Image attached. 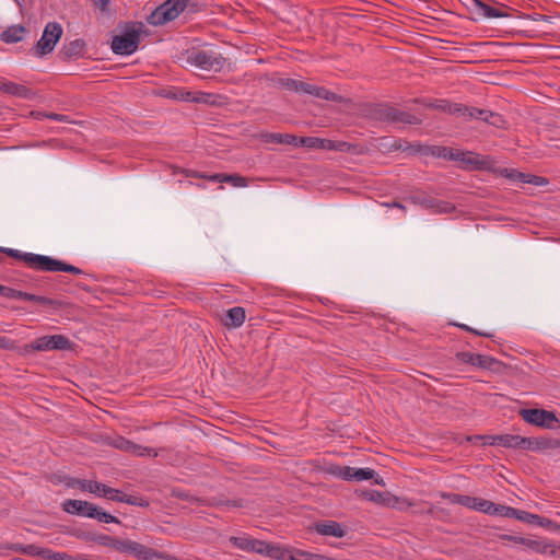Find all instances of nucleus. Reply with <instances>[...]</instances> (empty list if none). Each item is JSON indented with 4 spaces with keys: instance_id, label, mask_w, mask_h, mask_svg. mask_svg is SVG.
<instances>
[{
    "instance_id": "a18cd8bd",
    "label": "nucleus",
    "mask_w": 560,
    "mask_h": 560,
    "mask_svg": "<svg viewBox=\"0 0 560 560\" xmlns=\"http://www.w3.org/2000/svg\"><path fill=\"white\" fill-rule=\"evenodd\" d=\"M0 252L7 254L8 256H10L12 258L20 259V260L24 261L26 266H27V262H30L27 260V257H31V254H32V253H23L19 249H13V248H0Z\"/></svg>"
},
{
    "instance_id": "5fc2aeb1",
    "label": "nucleus",
    "mask_w": 560,
    "mask_h": 560,
    "mask_svg": "<svg viewBox=\"0 0 560 560\" xmlns=\"http://www.w3.org/2000/svg\"><path fill=\"white\" fill-rule=\"evenodd\" d=\"M504 122L505 121L500 114L494 113V112L489 113L487 124L498 127V128H501V127H503Z\"/></svg>"
},
{
    "instance_id": "412c9836",
    "label": "nucleus",
    "mask_w": 560,
    "mask_h": 560,
    "mask_svg": "<svg viewBox=\"0 0 560 560\" xmlns=\"http://www.w3.org/2000/svg\"><path fill=\"white\" fill-rule=\"evenodd\" d=\"M362 497L365 500L386 506H395L396 503H398V498L390 495L388 492H381L377 490L363 491Z\"/></svg>"
},
{
    "instance_id": "f257e3e1",
    "label": "nucleus",
    "mask_w": 560,
    "mask_h": 560,
    "mask_svg": "<svg viewBox=\"0 0 560 560\" xmlns=\"http://www.w3.org/2000/svg\"><path fill=\"white\" fill-rule=\"evenodd\" d=\"M365 116L371 120L384 122L395 127L406 125H420L421 119L416 115L401 110L390 103L371 104L365 109Z\"/></svg>"
},
{
    "instance_id": "a19ab883",
    "label": "nucleus",
    "mask_w": 560,
    "mask_h": 560,
    "mask_svg": "<svg viewBox=\"0 0 560 560\" xmlns=\"http://www.w3.org/2000/svg\"><path fill=\"white\" fill-rule=\"evenodd\" d=\"M229 540L235 548L249 552L252 541V538L249 536H231Z\"/></svg>"
},
{
    "instance_id": "393cba45",
    "label": "nucleus",
    "mask_w": 560,
    "mask_h": 560,
    "mask_svg": "<svg viewBox=\"0 0 560 560\" xmlns=\"http://www.w3.org/2000/svg\"><path fill=\"white\" fill-rule=\"evenodd\" d=\"M474 7L479 15L487 19L509 16V14L505 11L499 8L491 7L480 0H474Z\"/></svg>"
},
{
    "instance_id": "1a4fd4ad",
    "label": "nucleus",
    "mask_w": 560,
    "mask_h": 560,
    "mask_svg": "<svg viewBox=\"0 0 560 560\" xmlns=\"http://www.w3.org/2000/svg\"><path fill=\"white\" fill-rule=\"evenodd\" d=\"M482 442V445H500L508 448L523 450V436L515 434L499 435H478L476 436Z\"/></svg>"
},
{
    "instance_id": "de8ad7c7",
    "label": "nucleus",
    "mask_w": 560,
    "mask_h": 560,
    "mask_svg": "<svg viewBox=\"0 0 560 560\" xmlns=\"http://www.w3.org/2000/svg\"><path fill=\"white\" fill-rule=\"evenodd\" d=\"M269 542L252 538L249 552H255L258 555H266V549L268 548Z\"/></svg>"
},
{
    "instance_id": "13d9d810",
    "label": "nucleus",
    "mask_w": 560,
    "mask_h": 560,
    "mask_svg": "<svg viewBox=\"0 0 560 560\" xmlns=\"http://www.w3.org/2000/svg\"><path fill=\"white\" fill-rule=\"evenodd\" d=\"M299 80L295 79H282L280 80V85L287 90L298 92L299 90Z\"/></svg>"
},
{
    "instance_id": "e433bc0d",
    "label": "nucleus",
    "mask_w": 560,
    "mask_h": 560,
    "mask_svg": "<svg viewBox=\"0 0 560 560\" xmlns=\"http://www.w3.org/2000/svg\"><path fill=\"white\" fill-rule=\"evenodd\" d=\"M220 97V95L213 93L196 92V95L192 98V103L217 105L219 104L218 100Z\"/></svg>"
},
{
    "instance_id": "4be33fe9",
    "label": "nucleus",
    "mask_w": 560,
    "mask_h": 560,
    "mask_svg": "<svg viewBox=\"0 0 560 560\" xmlns=\"http://www.w3.org/2000/svg\"><path fill=\"white\" fill-rule=\"evenodd\" d=\"M26 32V28L21 24L8 26L0 34V40L5 44H15L23 40Z\"/></svg>"
},
{
    "instance_id": "cd10ccee",
    "label": "nucleus",
    "mask_w": 560,
    "mask_h": 560,
    "mask_svg": "<svg viewBox=\"0 0 560 560\" xmlns=\"http://www.w3.org/2000/svg\"><path fill=\"white\" fill-rule=\"evenodd\" d=\"M81 537L85 540L94 541L101 546L109 547L117 551V546L119 542V538L117 537H113L106 534L83 535Z\"/></svg>"
},
{
    "instance_id": "680f3d73",
    "label": "nucleus",
    "mask_w": 560,
    "mask_h": 560,
    "mask_svg": "<svg viewBox=\"0 0 560 560\" xmlns=\"http://www.w3.org/2000/svg\"><path fill=\"white\" fill-rule=\"evenodd\" d=\"M475 502H476V498L475 497L462 494V499H460L459 505H463L465 508H468V509L472 510V505H474Z\"/></svg>"
},
{
    "instance_id": "ea45409f",
    "label": "nucleus",
    "mask_w": 560,
    "mask_h": 560,
    "mask_svg": "<svg viewBox=\"0 0 560 560\" xmlns=\"http://www.w3.org/2000/svg\"><path fill=\"white\" fill-rule=\"evenodd\" d=\"M494 504L495 503H493L489 500H486L482 498H476V502L472 505V510L486 513L488 515H492Z\"/></svg>"
},
{
    "instance_id": "f8f14e48",
    "label": "nucleus",
    "mask_w": 560,
    "mask_h": 560,
    "mask_svg": "<svg viewBox=\"0 0 560 560\" xmlns=\"http://www.w3.org/2000/svg\"><path fill=\"white\" fill-rule=\"evenodd\" d=\"M523 450L546 451L560 448V440L552 438H523Z\"/></svg>"
},
{
    "instance_id": "69168bd1",
    "label": "nucleus",
    "mask_w": 560,
    "mask_h": 560,
    "mask_svg": "<svg viewBox=\"0 0 560 560\" xmlns=\"http://www.w3.org/2000/svg\"><path fill=\"white\" fill-rule=\"evenodd\" d=\"M547 555H550L552 557L560 559V546H556L548 541Z\"/></svg>"
},
{
    "instance_id": "c9c22d12",
    "label": "nucleus",
    "mask_w": 560,
    "mask_h": 560,
    "mask_svg": "<svg viewBox=\"0 0 560 560\" xmlns=\"http://www.w3.org/2000/svg\"><path fill=\"white\" fill-rule=\"evenodd\" d=\"M329 472L342 480L353 481V467L336 465L330 467Z\"/></svg>"
},
{
    "instance_id": "bb28decb",
    "label": "nucleus",
    "mask_w": 560,
    "mask_h": 560,
    "mask_svg": "<svg viewBox=\"0 0 560 560\" xmlns=\"http://www.w3.org/2000/svg\"><path fill=\"white\" fill-rule=\"evenodd\" d=\"M290 555H292V547L269 542L265 556L273 560H290Z\"/></svg>"
},
{
    "instance_id": "c85d7f7f",
    "label": "nucleus",
    "mask_w": 560,
    "mask_h": 560,
    "mask_svg": "<svg viewBox=\"0 0 560 560\" xmlns=\"http://www.w3.org/2000/svg\"><path fill=\"white\" fill-rule=\"evenodd\" d=\"M85 42L83 39H74L62 47V54L67 58L80 57L84 54Z\"/></svg>"
},
{
    "instance_id": "bf43d9fd",
    "label": "nucleus",
    "mask_w": 560,
    "mask_h": 560,
    "mask_svg": "<svg viewBox=\"0 0 560 560\" xmlns=\"http://www.w3.org/2000/svg\"><path fill=\"white\" fill-rule=\"evenodd\" d=\"M526 183L533 184L535 186H544V185L548 184V180L545 177L528 174V178L526 179Z\"/></svg>"
},
{
    "instance_id": "e2e57ef3",
    "label": "nucleus",
    "mask_w": 560,
    "mask_h": 560,
    "mask_svg": "<svg viewBox=\"0 0 560 560\" xmlns=\"http://www.w3.org/2000/svg\"><path fill=\"white\" fill-rule=\"evenodd\" d=\"M443 499H446L450 503L458 504L460 503L462 494L458 493H443Z\"/></svg>"
},
{
    "instance_id": "72a5a7b5",
    "label": "nucleus",
    "mask_w": 560,
    "mask_h": 560,
    "mask_svg": "<svg viewBox=\"0 0 560 560\" xmlns=\"http://www.w3.org/2000/svg\"><path fill=\"white\" fill-rule=\"evenodd\" d=\"M98 497L109 499L115 502H122L125 493L118 489L110 488L101 482V491Z\"/></svg>"
},
{
    "instance_id": "423d86ee",
    "label": "nucleus",
    "mask_w": 560,
    "mask_h": 560,
    "mask_svg": "<svg viewBox=\"0 0 560 560\" xmlns=\"http://www.w3.org/2000/svg\"><path fill=\"white\" fill-rule=\"evenodd\" d=\"M520 413L522 418L530 424L549 430L560 429V420L556 417V415L552 411L533 408L522 409Z\"/></svg>"
},
{
    "instance_id": "a211bd4d",
    "label": "nucleus",
    "mask_w": 560,
    "mask_h": 560,
    "mask_svg": "<svg viewBox=\"0 0 560 560\" xmlns=\"http://www.w3.org/2000/svg\"><path fill=\"white\" fill-rule=\"evenodd\" d=\"M132 556L138 560H173V557L137 542Z\"/></svg>"
},
{
    "instance_id": "a878e982",
    "label": "nucleus",
    "mask_w": 560,
    "mask_h": 560,
    "mask_svg": "<svg viewBox=\"0 0 560 560\" xmlns=\"http://www.w3.org/2000/svg\"><path fill=\"white\" fill-rule=\"evenodd\" d=\"M417 151L423 155L450 160L452 149L444 145H418Z\"/></svg>"
},
{
    "instance_id": "58836bf2",
    "label": "nucleus",
    "mask_w": 560,
    "mask_h": 560,
    "mask_svg": "<svg viewBox=\"0 0 560 560\" xmlns=\"http://www.w3.org/2000/svg\"><path fill=\"white\" fill-rule=\"evenodd\" d=\"M23 553L28 556H37L43 559H48L49 549L48 548H42L39 546H36L34 544L26 545L22 549Z\"/></svg>"
},
{
    "instance_id": "37998d69",
    "label": "nucleus",
    "mask_w": 560,
    "mask_h": 560,
    "mask_svg": "<svg viewBox=\"0 0 560 560\" xmlns=\"http://www.w3.org/2000/svg\"><path fill=\"white\" fill-rule=\"evenodd\" d=\"M223 183H228L234 187H246L248 179L238 174H224Z\"/></svg>"
},
{
    "instance_id": "6e6d98bb",
    "label": "nucleus",
    "mask_w": 560,
    "mask_h": 560,
    "mask_svg": "<svg viewBox=\"0 0 560 560\" xmlns=\"http://www.w3.org/2000/svg\"><path fill=\"white\" fill-rule=\"evenodd\" d=\"M58 271L69 272V273H73V275H82L83 273V271L80 268H78L73 265H69L61 260L59 261Z\"/></svg>"
},
{
    "instance_id": "4468645a",
    "label": "nucleus",
    "mask_w": 560,
    "mask_h": 560,
    "mask_svg": "<svg viewBox=\"0 0 560 560\" xmlns=\"http://www.w3.org/2000/svg\"><path fill=\"white\" fill-rule=\"evenodd\" d=\"M62 510L71 515L91 517L90 513L94 504L89 501L67 499L61 504Z\"/></svg>"
},
{
    "instance_id": "6ab92c4d",
    "label": "nucleus",
    "mask_w": 560,
    "mask_h": 560,
    "mask_svg": "<svg viewBox=\"0 0 560 560\" xmlns=\"http://www.w3.org/2000/svg\"><path fill=\"white\" fill-rule=\"evenodd\" d=\"M315 532L323 536L341 538L347 530L336 521H324L315 524Z\"/></svg>"
},
{
    "instance_id": "49530a36",
    "label": "nucleus",
    "mask_w": 560,
    "mask_h": 560,
    "mask_svg": "<svg viewBox=\"0 0 560 560\" xmlns=\"http://www.w3.org/2000/svg\"><path fill=\"white\" fill-rule=\"evenodd\" d=\"M408 200L413 205H419L422 208L429 210L431 207L432 197L425 195H412L408 198Z\"/></svg>"
},
{
    "instance_id": "f03ea898",
    "label": "nucleus",
    "mask_w": 560,
    "mask_h": 560,
    "mask_svg": "<svg viewBox=\"0 0 560 560\" xmlns=\"http://www.w3.org/2000/svg\"><path fill=\"white\" fill-rule=\"evenodd\" d=\"M198 2L196 0H165L155 8L147 18V22L153 26L164 25L177 19L182 13H196Z\"/></svg>"
},
{
    "instance_id": "6e6552de",
    "label": "nucleus",
    "mask_w": 560,
    "mask_h": 560,
    "mask_svg": "<svg viewBox=\"0 0 560 560\" xmlns=\"http://www.w3.org/2000/svg\"><path fill=\"white\" fill-rule=\"evenodd\" d=\"M34 351L71 350L72 342L63 335L43 336L28 346Z\"/></svg>"
},
{
    "instance_id": "9b49d317",
    "label": "nucleus",
    "mask_w": 560,
    "mask_h": 560,
    "mask_svg": "<svg viewBox=\"0 0 560 560\" xmlns=\"http://www.w3.org/2000/svg\"><path fill=\"white\" fill-rule=\"evenodd\" d=\"M450 160L456 161L463 166L472 170H482L485 167V162L479 159V155L470 151L464 152L462 150L452 149Z\"/></svg>"
},
{
    "instance_id": "338daca9",
    "label": "nucleus",
    "mask_w": 560,
    "mask_h": 560,
    "mask_svg": "<svg viewBox=\"0 0 560 560\" xmlns=\"http://www.w3.org/2000/svg\"><path fill=\"white\" fill-rule=\"evenodd\" d=\"M312 86L313 84H310L307 82H304V81H300L299 83V90H298V93H304V94H311V90H312Z\"/></svg>"
},
{
    "instance_id": "7ed1b4c3",
    "label": "nucleus",
    "mask_w": 560,
    "mask_h": 560,
    "mask_svg": "<svg viewBox=\"0 0 560 560\" xmlns=\"http://www.w3.org/2000/svg\"><path fill=\"white\" fill-rule=\"evenodd\" d=\"M141 27V23H139V27L133 23L126 24L122 33L113 37L110 45L113 52L127 56L133 54L140 44Z\"/></svg>"
},
{
    "instance_id": "9d476101",
    "label": "nucleus",
    "mask_w": 560,
    "mask_h": 560,
    "mask_svg": "<svg viewBox=\"0 0 560 560\" xmlns=\"http://www.w3.org/2000/svg\"><path fill=\"white\" fill-rule=\"evenodd\" d=\"M27 267L38 270V271H48V272H57L59 267L58 259H55L50 256L39 255V254H31V257H27Z\"/></svg>"
},
{
    "instance_id": "f704fd0d",
    "label": "nucleus",
    "mask_w": 560,
    "mask_h": 560,
    "mask_svg": "<svg viewBox=\"0 0 560 560\" xmlns=\"http://www.w3.org/2000/svg\"><path fill=\"white\" fill-rule=\"evenodd\" d=\"M429 210L433 213H451L455 210V206L448 201L432 198Z\"/></svg>"
},
{
    "instance_id": "aec40b11",
    "label": "nucleus",
    "mask_w": 560,
    "mask_h": 560,
    "mask_svg": "<svg viewBox=\"0 0 560 560\" xmlns=\"http://www.w3.org/2000/svg\"><path fill=\"white\" fill-rule=\"evenodd\" d=\"M63 482L68 488H80L82 491H88L96 495L100 494L101 491V482L98 481L66 477Z\"/></svg>"
},
{
    "instance_id": "b1692460",
    "label": "nucleus",
    "mask_w": 560,
    "mask_h": 560,
    "mask_svg": "<svg viewBox=\"0 0 560 560\" xmlns=\"http://www.w3.org/2000/svg\"><path fill=\"white\" fill-rule=\"evenodd\" d=\"M246 318V313L244 307L234 306L226 312V318L224 320V326L228 328H237L241 327Z\"/></svg>"
},
{
    "instance_id": "2eb2a0df",
    "label": "nucleus",
    "mask_w": 560,
    "mask_h": 560,
    "mask_svg": "<svg viewBox=\"0 0 560 560\" xmlns=\"http://www.w3.org/2000/svg\"><path fill=\"white\" fill-rule=\"evenodd\" d=\"M415 102L419 103V104H422L423 106H425L429 109H434V110H439V112H443V113H448L451 115L459 116L460 115V110H462L460 109L462 104L452 103V102L446 101V100H431V101L416 100Z\"/></svg>"
},
{
    "instance_id": "473e14b6",
    "label": "nucleus",
    "mask_w": 560,
    "mask_h": 560,
    "mask_svg": "<svg viewBox=\"0 0 560 560\" xmlns=\"http://www.w3.org/2000/svg\"><path fill=\"white\" fill-rule=\"evenodd\" d=\"M311 91L312 92L310 95L315 96L317 98L325 100V101L341 102V98H342L340 95L327 90L324 86H318V85L313 84Z\"/></svg>"
},
{
    "instance_id": "c03bdc74",
    "label": "nucleus",
    "mask_w": 560,
    "mask_h": 560,
    "mask_svg": "<svg viewBox=\"0 0 560 560\" xmlns=\"http://www.w3.org/2000/svg\"><path fill=\"white\" fill-rule=\"evenodd\" d=\"M37 295L10 288L8 299L35 302Z\"/></svg>"
},
{
    "instance_id": "3c124183",
    "label": "nucleus",
    "mask_w": 560,
    "mask_h": 560,
    "mask_svg": "<svg viewBox=\"0 0 560 560\" xmlns=\"http://www.w3.org/2000/svg\"><path fill=\"white\" fill-rule=\"evenodd\" d=\"M122 502L130 504V505H136V506H148L149 505V502L143 500L142 498L137 497V495H128L126 493L124 495Z\"/></svg>"
},
{
    "instance_id": "2f4dec72",
    "label": "nucleus",
    "mask_w": 560,
    "mask_h": 560,
    "mask_svg": "<svg viewBox=\"0 0 560 560\" xmlns=\"http://www.w3.org/2000/svg\"><path fill=\"white\" fill-rule=\"evenodd\" d=\"M90 515H91L90 518H94L101 523H106V524H109V523L120 524L121 523L118 517L107 513L102 508H100L95 504H94L93 509L91 510Z\"/></svg>"
},
{
    "instance_id": "603ef678",
    "label": "nucleus",
    "mask_w": 560,
    "mask_h": 560,
    "mask_svg": "<svg viewBox=\"0 0 560 560\" xmlns=\"http://www.w3.org/2000/svg\"><path fill=\"white\" fill-rule=\"evenodd\" d=\"M35 302L42 305L52 306L57 310L62 306V302L43 295H37Z\"/></svg>"
},
{
    "instance_id": "5701e85b",
    "label": "nucleus",
    "mask_w": 560,
    "mask_h": 560,
    "mask_svg": "<svg viewBox=\"0 0 560 560\" xmlns=\"http://www.w3.org/2000/svg\"><path fill=\"white\" fill-rule=\"evenodd\" d=\"M301 138L302 137H296L291 133L267 132V133L261 135V139L265 142L291 144L294 147H301V144H300Z\"/></svg>"
},
{
    "instance_id": "4c0bfd02",
    "label": "nucleus",
    "mask_w": 560,
    "mask_h": 560,
    "mask_svg": "<svg viewBox=\"0 0 560 560\" xmlns=\"http://www.w3.org/2000/svg\"><path fill=\"white\" fill-rule=\"evenodd\" d=\"M517 509L503 505V504H494L492 515L502 516L508 518H515L517 515Z\"/></svg>"
},
{
    "instance_id": "c756f323",
    "label": "nucleus",
    "mask_w": 560,
    "mask_h": 560,
    "mask_svg": "<svg viewBox=\"0 0 560 560\" xmlns=\"http://www.w3.org/2000/svg\"><path fill=\"white\" fill-rule=\"evenodd\" d=\"M520 545L526 547L527 549L540 553V555H547V548H548V540L546 539H529L526 537H523V539H518Z\"/></svg>"
},
{
    "instance_id": "8fccbe9b",
    "label": "nucleus",
    "mask_w": 560,
    "mask_h": 560,
    "mask_svg": "<svg viewBox=\"0 0 560 560\" xmlns=\"http://www.w3.org/2000/svg\"><path fill=\"white\" fill-rule=\"evenodd\" d=\"M516 515L517 516L515 517V520H518L521 522L528 523V524H535L537 520H540V515L532 514L529 512L518 510V509H517Z\"/></svg>"
},
{
    "instance_id": "052dcab7",
    "label": "nucleus",
    "mask_w": 560,
    "mask_h": 560,
    "mask_svg": "<svg viewBox=\"0 0 560 560\" xmlns=\"http://www.w3.org/2000/svg\"><path fill=\"white\" fill-rule=\"evenodd\" d=\"M456 326L462 328V329H464V330L470 331V332H472V334H475L477 336H481V337H486V338L493 337L492 334H489V332H486V331L476 330V329H474V328H471V327H469L467 325H464V324H457Z\"/></svg>"
},
{
    "instance_id": "7c9ffc66",
    "label": "nucleus",
    "mask_w": 560,
    "mask_h": 560,
    "mask_svg": "<svg viewBox=\"0 0 560 560\" xmlns=\"http://www.w3.org/2000/svg\"><path fill=\"white\" fill-rule=\"evenodd\" d=\"M460 109L462 110H460L459 116L468 117L469 119L482 120L485 122H487L488 115L491 112L488 109H480L477 107H469V106H464V105H462Z\"/></svg>"
},
{
    "instance_id": "0e129e2a",
    "label": "nucleus",
    "mask_w": 560,
    "mask_h": 560,
    "mask_svg": "<svg viewBox=\"0 0 560 560\" xmlns=\"http://www.w3.org/2000/svg\"><path fill=\"white\" fill-rule=\"evenodd\" d=\"M177 172L184 174L186 177H194V178L206 177V173H200V172H196V171L180 170V171H174V174H176Z\"/></svg>"
},
{
    "instance_id": "09e8293b",
    "label": "nucleus",
    "mask_w": 560,
    "mask_h": 560,
    "mask_svg": "<svg viewBox=\"0 0 560 560\" xmlns=\"http://www.w3.org/2000/svg\"><path fill=\"white\" fill-rule=\"evenodd\" d=\"M136 544H137V541L119 538L117 551L120 553H128V555L132 556Z\"/></svg>"
},
{
    "instance_id": "ddd939ff",
    "label": "nucleus",
    "mask_w": 560,
    "mask_h": 560,
    "mask_svg": "<svg viewBox=\"0 0 560 560\" xmlns=\"http://www.w3.org/2000/svg\"><path fill=\"white\" fill-rule=\"evenodd\" d=\"M116 447H118L127 453L140 456V457H151V456L156 457V456H159L160 451H161V450H154V448H151L148 446L139 445V444L133 443L124 438H120L118 440Z\"/></svg>"
},
{
    "instance_id": "79ce46f5",
    "label": "nucleus",
    "mask_w": 560,
    "mask_h": 560,
    "mask_svg": "<svg viewBox=\"0 0 560 560\" xmlns=\"http://www.w3.org/2000/svg\"><path fill=\"white\" fill-rule=\"evenodd\" d=\"M376 472L372 468H355L353 467V481H363L374 479Z\"/></svg>"
},
{
    "instance_id": "4d7b16f0",
    "label": "nucleus",
    "mask_w": 560,
    "mask_h": 560,
    "mask_svg": "<svg viewBox=\"0 0 560 560\" xmlns=\"http://www.w3.org/2000/svg\"><path fill=\"white\" fill-rule=\"evenodd\" d=\"M47 560H75L73 557L67 552H59L49 549V555Z\"/></svg>"
},
{
    "instance_id": "774afa93",
    "label": "nucleus",
    "mask_w": 560,
    "mask_h": 560,
    "mask_svg": "<svg viewBox=\"0 0 560 560\" xmlns=\"http://www.w3.org/2000/svg\"><path fill=\"white\" fill-rule=\"evenodd\" d=\"M13 341L7 337L0 336V349H12Z\"/></svg>"
},
{
    "instance_id": "864d4df0",
    "label": "nucleus",
    "mask_w": 560,
    "mask_h": 560,
    "mask_svg": "<svg viewBox=\"0 0 560 560\" xmlns=\"http://www.w3.org/2000/svg\"><path fill=\"white\" fill-rule=\"evenodd\" d=\"M505 176L512 180H517L521 183H526L528 178V174L517 172L515 170H505Z\"/></svg>"
},
{
    "instance_id": "dca6fc26",
    "label": "nucleus",
    "mask_w": 560,
    "mask_h": 560,
    "mask_svg": "<svg viewBox=\"0 0 560 560\" xmlns=\"http://www.w3.org/2000/svg\"><path fill=\"white\" fill-rule=\"evenodd\" d=\"M457 358L465 363H469L474 366L492 370L498 360L485 354H475L471 352H459Z\"/></svg>"
},
{
    "instance_id": "f3484780",
    "label": "nucleus",
    "mask_w": 560,
    "mask_h": 560,
    "mask_svg": "<svg viewBox=\"0 0 560 560\" xmlns=\"http://www.w3.org/2000/svg\"><path fill=\"white\" fill-rule=\"evenodd\" d=\"M1 93L24 100H32L35 96V93L27 86L5 79L1 83Z\"/></svg>"
},
{
    "instance_id": "0eeeda50",
    "label": "nucleus",
    "mask_w": 560,
    "mask_h": 560,
    "mask_svg": "<svg viewBox=\"0 0 560 560\" xmlns=\"http://www.w3.org/2000/svg\"><path fill=\"white\" fill-rule=\"evenodd\" d=\"M300 144L307 149H320L337 152H354L355 145L346 141H334L318 137H302Z\"/></svg>"
},
{
    "instance_id": "39448f33",
    "label": "nucleus",
    "mask_w": 560,
    "mask_h": 560,
    "mask_svg": "<svg viewBox=\"0 0 560 560\" xmlns=\"http://www.w3.org/2000/svg\"><path fill=\"white\" fill-rule=\"evenodd\" d=\"M62 35V27L57 22H49L42 34V37L34 47V54L43 57L51 52Z\"/></svg>"
},
{
    "instance_id": "20e7f679",
    "label": "nucleus",
    "mask_w": 560,
    "mask_h": 560,
    "mask_svg": "<svg viewBox=\"0 0 560 560\" xmlns=\"http://www.w3.org/2000/svg\"><path fill=\"white\" fill-rule=\"evenodd\" d=\"M187 63L205 71L220 72L226 63V59L215 50L192 49L188 52Z\"/></svg>"
}]
</instances>
